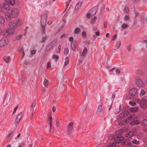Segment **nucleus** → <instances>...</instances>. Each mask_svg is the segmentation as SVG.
<instances>
[{"mask_svg": "<svg viewBox=\"0 0 147 147\" xmlns=\"http://www.w3.org/2000/svg\"><path fill=\"white\" fill-rule=\"evenodd\" d=\"M138 110V108L136 107H132L129 109L130 111L133 113H135L137 112Z\"/></svg>", "mask_w": 147, "mask_h": 147, "instance_id": "nucleus-17", "label": "nucleus"}, {"mask_svg": "<svg viewBox=\"0 0 147 147\" xmlns=\"http://www.w3.org/2000/svg\"><path fill=\"white\" fill-rule=\"evenodd\" d=\"M121 44V43L120 41H118L117 42L116 46L117 49H118L119 48Z\"/></svg>", "mask_w": 147, "mask_h": 147, "instance_id": "nucleus-34", "label": "nucleus"}, {"mask_svg": "<svg viewBox=\"0 0 147 147\" xmlns=\"http://www.w3.org/2000/svg\"><path fill=\"white\" fill-rule=\"evenodd\" d=\"M97 19L96 17V16H94V18L93 19H92L91 21V23L92 24H93L95 23V21Z\"/></svg>", "mask_w": 147, "mask_h": 147, "instance_id": "nucleus-45", "label": "nucleus"}, {"mask_svg": "<svg viewBox=\"0 0 147 147\" xmlns=\"http://www.w3.org/2000/svg\"><path fill=\"white\" fill-rule=\"evenodd\" d=\"M140 123V121L137 120H134L132 121L130 123V124L132 126H133L134 125H138Z\"/></svg>", "mask_w": 147, "mask_h": 147, "instance_id": "nucleus-19", "label": "nucleus"}, {"mask_svg": "<svg viewBox=\"0 0 147 147\" xmlns=\"http://www.w3.org/2000/svg\"><path fill=\"white\" fill-rule=\"evenodd\" d=\"M140 105L141 108L145 109L147 107V102L146 100L143 99L141 101Z\"/></svg>", "mask_w": 147, "mask_h": 147, "instance_id": "nucleus-13", "label": "nucleus"}, {"mask_svg": "<svg viewBox=\"0 0 147 147\" xmlns=\"http://www.w3.org/2000/svg\"><path fill=\"white\" fill-rule=\"evenodd\" d=\"M136 82L137 86L139 87H143L144 86L143 82L140 79H137Z\"/></svg>", "mask_w": 147, "mask_h": 147, "instance_id": "nucleus-14", "label": "nucleus"}, {"mask_svg": "<svg viewBox=\"0 0 147 147\" xmlns=\"http://www.w3.org/2000/svg\"><path fill=\"white\" fill-rule=\"evenodd\" d=\"M119 110L118 111H116L115 112V114H117V113H119L121 112V108H120V105H119Z\"/></svg>", "mask_w": 147, "mask_h": 147, "instance_id": "nucleus-61", "label": "nucleus"}, {"mask_svg": "<svg viewBox=\"0 0 147 147\" xmlns=\"http://www.w3.org/2000/svg\"><path fill=\"white\" fill-rule=\"evenodd\" d=\"M120 144H121L120 147H122L123 146H125L126 145L127 147H131V142H130L128 139L122 140Z\"/></svg>", "mask_w": 147, "mask_h": 147, "instance_id": "nucleus-5", "label": "nucleus"}, {"mask_svg": "<svg viewBox=\"0 0 147 147\" xmlns=\"http://www.w3.org/2000/svg\"><path fill=\"white\" fill-rule=\"evenodd\" d=\"M51 0H48V1H47L46 2H45V4H46V5H47L51 3Z\"/></svg>", "mask_w": 147, "mask_h": 147, "instance_id": "nucleus-49", "label": "nucleus"}, {"mask_svg": "<svg viewBox=\"0 0 147 147\" xmlns=\"http://www.w3.org/2000/svg\"><path fill=\"white\" fill-rule=\"evenodd\" d=\"M51 63L50 62H48L47 64V68H49L51 67Z\"/></svg>", "mask_w": 147, "mask_h": 147, "instance_id": "nucleus-57", "label": "nucleus"}, {"mask_svg": "<svg viewBox=\"0 0 147 147\" xmlns=\"http://www.w3.org/2000/svg\"><path fill=\"white\" fill-rule=\"evenodd\" d=\"M146 94L145 91L144 90H141L140 92V96H142Z\"/></svg>", "mask_w": 147, "mask_h": 147, "instance_id": "nucleus-41", "label": "nucleus"}, {"mask_svg": "<svg viewBox=\"0 0 147 147\" xmlns=\"http://www.w3.org/2000/svg\"><path fill=\"white\" fill-rule=\"evenodd\" d=\"M4 60L6 63L9 62L10 60V57L9 56H5L3 58Z\"/></svg>", "mask_w": 147, "mask_h": 147, "instance_id": "nucleus-27", "label": "nucleus"}, {"mask_svg": "<svg viewBox=\"0 0 147 147\" xmlns=\"http://www.w3.org/2000/svg\"><path fill=\"white\" fill-rule=\"evenodd\" d=\"M82 35L83 37L84 38H86L87 37L86 32L85 31H83L82 32Z\"/></svg>", "mask_w": 147, "mask_h": 147, "instance_id": "nucleus-46", "label": "nucleus"}, {"mask_svg": "<svg viewBox=\"0 0 147 147\" xmlns=\"http://www.w3.org/2000/svg\"><path fill=\"white\" fill-rule=\"evenodd\" d=\"M53 59H55V61H57L59 58V57L56 55H53Z\"/></svg>", "mask_w": 147, "mask_h": 147, "instance_id": "nucleus-40", "label": "nucleus"}, {"mask_svg": "<svg viewBox=\"0 0 147 147\" xmlns=\"http://www.w3.org/2000/svg\"><path fill=\"white\" fill-rule=\"evenodd\" d=\"M80 32V28H76L74 31V33L76 34H79Z\"/></svg>", "mask_w": 147, "mask_h": 147, "instance_id": "nucleus-32", "label": "nucleus"}, {"mask_svg": "<svg viewBox=\"0 0 147 147\" xmlns=\"http://www.w3.org/2000/svg\"><path fill=\"white\" fill-rule=\"evenodd\" d=\"M41 32L42 34L45 33V26L46 24H41Z\"/></svg>", "mask_w": 147, "mask_h": 147, "instance_id": "nucleus-20", "label": "nucleus"}, {"mask_svg": "<svg viewBox=\"0 0 147 147\" xmlns=\"http://www.w3.org/2000/svg\"><path fill=\"white\" fill-rule=\"evenodd\" d=\"M36 52V51L35 50H32L30 52V53L33 55Z\"/></svg>", "mask_w": 147, "mask_h": 147, "instance_id": "nucleus-55", "label": "nucleus"}, {"mask_svg": "<svg viewBox=\"0 0 147 147\" xmlns=\"http://www.w3.org/2000/svg\"><path fill=\"white\" fill-rule=\"evenodd\" d=\"M3 9H4L7 10H8L10 9L9 6L8 4H4L3 5Z\"/></svg>", "mask_w": 147, "mask_h": 147, "instance_id": "nucleus-22", "label": "nucleus"}, {"mask_svg": "<svg viewBox=\"0 0 147 147\" xmlns=\"http://www.w3.org/2000/svg\"><path fill=\"white\" fill-rule=\"evenodd\" d=\"M112 140L114 142H113V144L114 143L115 144H119L124 139V137L121 136V135H118V134L116 133L115 135H113L112 137Z\"/></svg>", "mask_w": 147, "mask_h": 147, "instance_id": "nucleus-1", "label": "nucleus"}, {"mask_svg": "<svg viewBox=\"0 0 147 147\" xmlns=\"http://www.w3.org/2000/svg\"><path fill=\"white\" fill-rule=\"evenodd\" d=\"M131 45L130 44L127 46V49L128 51L129 52L131 51Z\"/></svg>", "mask_w": 147, "mask_h": 147, "instance_id": "nucleus-51", "label": "nucleus"}, {"mask_svg": "<svg viewBox=\"0 0 147 147\" xmlns=\"http://www.w3.org/2000/svg\"><path fill=\"white\" fill-rule=\"evenodd\" d=\"M23 114L22 113H20L17 116L16 120V123H18L21 120Z\"/></svg>", "mask_w": 147, "mask_h": 147, "instance_id": "nucleus-15", "label": "nucleus"}, {"mask_svg": "<svg viewBox=\"0 0 147 147\" xmlns=\"http://www.w3.org/2000/svg\"><path fill=\"white\" fill-rule=\"evenodd\" d=\"M51 49H52V48L50 47V46L48 45L45 50V54H46V52Z\"/></svg>", "mask_w": 147, "mask_h": 147, "instance_id": "nucleus-28", "label": "nucleus"}, {"mask_svg": "<svg viewBox=\"0 0 147 147\" xmlns=\"http://www.w3.org/2000/svg\"><path fill=\"white\" fill-rule=\"evenodd\" d=\"M129 114V112L128 111H125L123 113V116H122L123 117H125L127 116Z\"/></svg>", "mask_w": 147, "mask_h": 147, "instance_id": "nucleus-43", "label": "nucleus"}, {"mask_svg": "<svg viewBox=\"0 0 147 147\" xmlns=\"http://www.w3.org/2000/svg\"><path fill=\"white\" fill-rule=\"evenodd\" d=\"M5 20L3 17L0 16V23L3 24L5 22Z\"/></svg>", "mask_w": 147, "mask_h": 147, "instance_id": "nucleus-31", "label": "nucleus"}, {"mask_svg": "<svg viewBox=\"0 0 147 147\" xmlns=\"http://www.w3.org/2000/svg\"><path fill=\"white\" fill-rule=\"evenodd\" d=\"M132 143L138 145L140 144V141L137 140L136 139L133 140L132 141Z\"/></svg>", "mask_w": 147, "mask_h": 147, "instance_id": "nucleus-36", "label": "nucleus"}, {"mask_svg": "<svg viewBox=\"0 0 147 147\" xmlns=\"http://www.w3.org/2000/svg\"><path fill=\"white\" fill-rule=\"evenodd\" d=\"M74 38L72 37H70L69 38V40L70 41H72L73 40Z\"/></svg>", "mask_w": 147, "mask_h": 147, "instance_id": "nucleus-64", "label": "nucleus"}, {"mask_svg": "<svg viewBox=\"0 0 147 147\" xmlns=\"http://www.w3.org/2000/svg\"><path fill=\"white\" fill-rule=\"evenodd\" d=\"M129 9L127 7H125L124 8V13L125 15H129Z\"/></svg>", "mask_w": 147, "mask_h": 147, "instance_id": "nucleus-24", "label": "nucleus"}, {"mask_svg": "<svg viewBox=\"0 0 147 147\" xmlns=\"http://www.w3.org/2000/svg\"><path fill=\"white\" fill-rule=\"evenodd\" d=\"M22 35H19L17 36L16 37V39L18 40H20L21 38Z\"/></svg>", "mask_w": 147, "mask_h": 147, "instance_id": "nucleus-54", "label": "nucleus"}, {"mask_svg": "<svg viewBox=\"0 0 147 147\" xmlns=\"http://www.w3.org/2000/svg\"><path fill=\"white\" fill-rule=\"evenodd\" d=\"M18 106H16L14 110V111L13 113V114H14L15 112H16V110L18 108Z\"/></svg>", "mask_w": 147, "mask_h": 147, "instance_id": "nucleus-58", "label": "nucleus"}, {"mask_svg": "<svg viewBox=\"0 0 147 147\" xmlns=\"http://www.w3.org/2000/svg\"><path fill=\"white\" fill-rule=\"evenodd\" d=\"M59 119H57L56 120V122L57 123V126H58L59 125Z\"/></svg>", "mask_w": 147, "mask_h": 147, "instance_id": "nucleus-59", "label": "nucleus"}, {"mask_svg": "<svg viewBox=\"0 0 147 147\" xmlns=\"http://www.w3.org/2000/svg\"><path fill=\"white\" fill-rule=\"evenodd\" d=\"M64 54L67 55L69 53V49L67 48H65L64 49Z\"/></svg>", "mask_w": 147, "mask_h": 147, "instance_id": "nucleus-39", "label": "nucleus"}, {"mask_svg": "<svg viewBox=\"0 0 147 147\" xmlns=\"http://www.w3.org/2000/svg\"><path fill=\"white\" fill-rule=\"evenodd\" d=\"M66 61L65 62L64 64V66H66L68 63H69V58L68 57H66L65 58Z\"/></svg>", "mask_w": 147, "mask_h": 147, "instance_id": "nucleus-33", "label": "nucleus"}, {"mask_svg": "<svg viewBox=\"0 0 147 147\" xmlns=\"http://www.w3.org/2000/svg\"><path fill=\"white\" fill-rule=\"evenodd\" d=\"M21 24V22L18 18L14 20L11 21L9 23V25L10 27V29L14 30L16 28L17 26H20Z\"/></svg>", "mask_w": 147, "mask_h": 147, "instance_id": "nucleus-2", "label": "nucleus"}, {"mask_svg": "<svg viewBox=\"0 0 147 147\" xmlns=\"http://www.w3.org/2000/svg\"><path fill=\"white\" fill-rule=\"evenodd\" d=\"M98 9V7L96 6L92 8L89 11V13L91 14V16H92L95 15L96 14L97 11Z\"/></svg>", "mask_w": 147, "mask_h": 147, "instance_id": "nucleus-10", "label": "nucleus"}, {"mask_svg": "<svg viewBox=\"0 0 147 147\" xmlns=\"http://www.w3.org/2000/svg\"><path fill=\"white\" fill-rule=\"evenodd\" d=\"M48 80L47 79H46L45 78L44 81V85L45 86H47L48 85Z\"/></svg>", "mask_w": 147, "mask_h": 147, "instance_id": "nucleus-35", "label": "nucleus"}, {"mask_svg": "<svg viewBox=\"0 0 147 147\" xmlns=\"http://www.w3.org/2000/svg\"><path fill=\"white\" fill-rule=\"evenodd\" d=\"M57 40H55L49 43L48 45L50 46V47L52 48L54 46Z\"/></svg>", "mask_w": 147, "mask_h": 147, "instance_id": "nucleus-23", "label": "nucleus"}, {"mask_svg": "<svg viewBox=\"0 0 147 147\" xmlns=\"http://www.w3.org/2000/svg\"><path fill=\"white\" fill-rule=\"evenodd\" d=\"M11 5H13L15 3L14 0H6Z\"/></svg>", "mask_w": 147, "mask_h": 147, "instance_id": "nucleus-30", "label": "nucleus"}, {"mask_svg": "<svg viewBox=\"0 0 147 147\" xmlns=\"http://www.w3.org/2000/svg\"><path fill=\"white\" fill-rule=\"evenodd\" d=\"M99 30H98V31H97L95 32V34H96V35H94L93 37H95L96 36H98L99 35L100 32H99Z\"/></svg>", "mask_w": 147, "mask_h": 147, "instance_id": "nucleus-50", "label": "nucleus"}, {"mask_svg": "<svg viewBox=\"0 0 147 147\" xmlns=\"http://www.w3.org/2000/svg\"><path fill=\"white\" fill-rule=\"evenodd\" d=\"M47 13L46 11L42 13L41 15V24H46L47 18Z\"/></svg>", "mask_w": 147, "mask_h": 147, "instance_id": "nucleus-6", "label": "nucleus"}, {"mask_svg": "<svg viewBox=\"0 0 147 147\" xmlns=\"http://www.w3.org/2000/svg\"><path fill=\"white\" fill-rule=\"evenodd\" d=\"M82 2H78L77 3L75 6V9H76L78 10L81 6L82 5Z\"/></svg>", "mask_w": 147, "mask_h": 147, "instance_id": "nucleus-25", "label": "nucleus"}, {"mask_svg": "<svg viewBox=\"0 0 147 147\" xmlns=\"http://www.w3.org/2000/svg\"><path fill=\"white\" fill-rule=\"evenodd\" d=\"M87 52V49L86 47H84L82 53H80L81 56L84 57Z\"/></svg>", "mask_w": 147, "mask_h": 147, "instance_id": "nucleus-18", "label": "nucleus"}, {"mask_svg": "<svg viewBox=\"0 0 147 147\" xmlns=\"http://www.w3.org/2000/svg\"><path fill=\"white\" fill-rule=\"evenodd\" d=\"M47 123H49L50 127V132H51L52 131V125L53 123L52 122V117L51 114H49L48 115V118L47 119Z\"/></svg>", "mask_w": 147, "mask_h": 147, "instance_id": "nucleus-8", "label": "nucleus"}, {"mask_svg": "<svg viewBox=\"0 0 147 147\" xmlns=\"http://www.w3.org/2000/svg\"><path fill=\"white\" fill-rule=\"evenodd\" d=\"M19 12V9L18 8H14L10 10L7 13L11 16L12 18H15L17 17Z\"/></svg>", "mask_w": 147, "mask_h": 147, "instance_id": "nucleus-3", "label": "nucleus"}, {"mask_svg": "<svg viewBox=\"0 0 147 147\" xmlns=\"http://www.w3.org/2000/svg\"><path fill=\"white\" fill-rule=\"evenodd\" d=\"M20 51L21 52H22V55L21 57V58H23L24 56V55H25V53H24V50L23 49V48L22 47L21 49H20Z\"/></svg>", "mask_w": 147, "mask_h": 147, "instance_id": "nucleus-42", "label": "nucleus"}, {"mask_svg": "<svg viewBox=\"0 0 147 147\" xmlns=\"http://www.w3.org/2000/svg\"><path fill=\"white\" fill-rule=\"evenodd\" d=\"M125 16L124 17L123 20H124L127 21L128 20L129 18V15H125Z\"/></svg>", "mask_w": 147, "mask_h": 147, "instance_id": "nucleus-44", "label": "nucleus"}, {"mask_svg": "<svg viewBox=\"0 0 147 147\" xmlns=\"http://www.w3.org/2000/svg\"><path fill=\"white\" fill-rule=\"evenodd\" d=\"M5 18L7 20L9 21L11 20V18H12L11 16L9 15H5Z\"/></svg>", "mask_w": 147, "mask_h": 147, "instance_id": "nucleus-38", "label": "nucleus"}, {"mask_svg": "<svg viewBox=\"0 0 147 147\" xmlns=\"http://www.w3.org/2000/svg\"><path fill=\"white\" fill-rule=\"evenodd\" d=\"M76 42L75 40H74L71 42V49L73 51H74L76 49Z\"/></svg>", "mask_w": 147, "mask_h": 147, "instance_id": "nucleus-16", "label": "nucleus"}, {"mask_svg": "<svg viewBox=\"0 0 147 147\" xmlns=\"http://www.w3.org/2000/svg\"><path fill=\"white\" fill-rule=\"evenodd\" d=\"M74 124V122H71L69 124L67 128V135L69 136H70V134L71 133V131L72 130L73 127V126Z\"/></svg>", "mask_w": 147, "mask_h": 147, "instance_id": "nucleus-12", "label": "nucleus"}, {"mask_svg": "<svg viewBox=\"0 0 147 147\" xmlns=\"http://www.w3.org/2000/svg\"><path fill=\"white\" fill-rule=\"evenodd\" d=\"M138 90L136 88H133L129 90L128 95L129 98H131L134 96H136L137 95Z\"/></svg>", "mask_w": 147, "mask_h": 147, "instance_id": "nucleus-4", "label": "nucleus"}, {"mask_svg": "<svg viewBox=\"0 0 147 147\" xmlns=\"http://www.w3.org/2000/svg\"><path fill=\"white\" fill-rule=\"evenodd\" d=\"M14 32V30L10 28L4 30L3 31L4 35L5 37H7L10 34H12Z\"/></svg>", "mask_w": 147, "mask_h": 147, "instance_id": "nucleus-9", "label": "nucleus"}, {"mask_svg": "<svg viewBox=\"0 0 147 147\" xmlns=\"http://www.w3.org/2000/svg\"><path fill=\"white\" fill-rule=\"evenodd\" d=\"M36 105V101H34L31 105V108H33L34 107H35Z\"/></svg>", "mask_w": 147, "mask_h": 147, "instance_id": "nucleus-52", "label": "nucleus"}, {"mask_svg": "<svg viewBox=\"0 0 147 147\" xmlns=\"http://www.w3.org/2000/svg\"><path fill=\"white\" fill-rule=\"evenodd\" d=\"M128 27V25L126 24H123L121 26V28L123 29H125Z\"/></svg>", "mask_w": 147, "mask_h": 147, "instance_id": "nucleus-37", "label": "nucleus"}, {"mask_svg": "<svg viewBox=\"0 0 147 147\" xmlns=\"http://www.w3.org/2000/svg\"><path fill=\"white\" fill-rule=\"evenodd\" d=\"M91 16V14L90 13H89L87 14V17L88 18H90V16Z\"/></svg>", "mask_w": 147, "mask_h": 147, "instance_id": "nucleus-63", "label": "nucleus"}, {"mask_svg": "<svg viewBox=\"0 0 147 147\" xmlns=\"http://www.w3.org/2000/svg\"><path fill=\"white\" fill-rule=\"evenodd\" d=\"M3 5L0 4V12H1L3 11Z\"/></svg>", "mask_w": 147, "mask_h": 147, "instance_id": "nucleus-56", "label": "nucleus"}, {"mask_svg": "<svg viewBox=\"0 0 147 147\" xmlns=\"http://www.w3.org/2000/svg\"><path fill=\"white\" fill-rule=\"evenodd\" d=\"M47 37L45 36H44L42 37V42H45V40L46 39Z\"/></svg>", "mask_w": 147, "mask_h": 147, "instance_id": "nucleus-53", "label": "nucleus"}, {"mask_svg": "<svg viewBox=\"0 0 147 147\" xmlns=\"http://www.w3.org/2000/svg\"><path fill=\"white\" fill-rule=\"evenodd\" d=\"M116 72L117 74H119L120 73V71L118 69H116Z\"/></svg>", "mask_w": 147, "mask_h": 147, "instance_id": "nucleus-62", "label": "nucleus"}, {"mask_svg": "<svg viewBox=\"0 0 147 147\" xmlns=\"http://www.w3.org/2000/svg\"><path fill=\"white\" fill-rule=\"evenodd\" d=\"M129 104L132 106H135L136 103L133 101H130L129 102Z\"/></svg>", "mask_w": 147, "mask_h": 147, "instance_id": "nucleus-48", "label": "nucleus"}, {"mask_svg": "<svg viewBox=\"0 0 147 147\" xmlns=\"http://www.w3.org/2000/svg\"><path fill=\"white\" fill-rule=\"evenodd\" d=\"M51 49H52V48L50 47V46L48 45L45 50V54H46V52Z\"/></svg>", "mask_w": 147, "mask_h": 147, "instance_id": "nucleus-29", "label": "nucleus"}, {"mask_svg": "<svg viewBox=\"0 0 147 147\" xmlns=\"http://www.w3.org/2000/svg\"><path fill=\"white\" fill-rule=\"evenodd\" d=\"M142 124L144 126L147 125V120H144L142 121Z\"/></svg>", "mask_w": 147, "mask_h": 147, "instance_id": "nucleus-47", "label": "nucleus"}, {"mask_svg": "<svg viewBox=\"0 0 147 147\" xmlns=\"http://www.w3.org/2000/svg\"><path fill=\"white\" fill-rule=\"evenodd\" d=\"M102 110V106L101 105H99L97 109L96 112L98 114L101 113Z\"/></svg>", "mask_w": 147, "mask_h": 147, "instance_id": "nucleus-21", "label": "nucleus"}, {"mask_svg": "<svg viewBox=\"0 0 147 147\" xmlns=\"http://www.w3.org/2000/svg\"><path fill=\"white\" fill-rule=\"evenodd\" d=\"M136 134V132L135 131H132L127 132L125 134V136L129 138H131L135 136Z\"/></svg>", "mask_w": 147, "mask_h": 147, "instance_id": "nucleus-11", "label": "nucleus"}, {"mask_svg": "<svg viewBox=\"0 0 147 147\" xmlns=\"http://www.w3.org/2000/svg\"><path fill=\"white\" fill-rule=\"evenodd\" d=\"M8 41L6 38H4L0 40V47H3L8 44Z\"/></svg>", "mask_w": 147, "mask_h": 147, "instance_id": "nucleus-7", "label": "nucleus"}, {"mask_svg": "<svg viewBox=\"0 0 147 147\" xmlns=\"http://www.w3.org/2000/svg\"><path fill=\"white\" fill-rule=\"evenodd\" d=\"M117 36L115 34V35H114L113 36L111 40H115V39L116 38Z\"/></svg>", "mask_w": 147, "mask_h": 147, "instance_id": "nucleus-60", "label": "nucleus"}, {"mask_svg": "<svg viewBox=\"0 0 147 147\" xmlns=\"http://www.w3.org/2000/svg\"><path fill=\"white\" fill-rule=\"evenodd\" d=\"M13 131H11L9 134V135H8L7 138V139L8 141H10V139L12 137V136L11 135L13 134Z\"/></svg>", "mask_w": 147, "mask_h": 147, "instance_id": "nucleus-26", "label": "nucleus"}]
</instances>
